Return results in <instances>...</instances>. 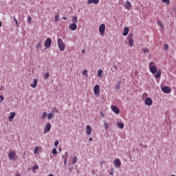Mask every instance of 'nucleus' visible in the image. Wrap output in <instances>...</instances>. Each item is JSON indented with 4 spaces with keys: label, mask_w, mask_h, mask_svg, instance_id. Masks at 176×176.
<instances>
[{
    "label": "nucleus",
    "mask_w": 176,
    "mask_h": 176,
    "mask_svg": "<svg viewBox=\"0 0 176 176\" xmlns=\"http://www.w3.org/2000/svg\"><path fill=\"white\" fill-rule=\"evenodd\" d=\"M58 47L60 52H64L65 50V44L61 38H58L57 39Z\"/></svg>",
    "instance_id": "obj_1"
},
{
    "label": "nucleus",
    "mask_w": 176,
    "mask_h": 176,
    "mask_svg": "<svg viewBox=\"0 0 176 176\" xmlns=\"http://www.w3.org/2000/svg\"><path fill=\"white\" fill-rule=\"evenodd\" d=\"M148 68L151 74H156L157 72V67H156V63L151 61L148 65Z\"/></svg>",
    "instance_id": "obj_2"
},
{
    "label": "nucleus",
    "mask_w": 176,
    "mask_h": 176,
    "mask_svg": "<svg viewBox=\"0 0 176 176\" xmlns=\"http://www.w3.org/2000/svg\"><path fill=\"white\" fill-rule=\"evenodd\" d=\"M111 111L116 113V115H119L120 113V110H119V108L115 105H111Z\"/></svg>",
    "instance_id": "obj_3"
},
{
    "label": "nucleus",
    "mask_w": 176,
    "mask_h": 176,
    "mask_svg": "<svg viewBox=\"0 0 176 176\" xmlns=\"http://www.w3.org/2000/svg\"><path fill=\"white\" fill-rule=\"evenodd\" d=\"M94 93L95 96H100V85H96L94 87Z\"/></svg>",
    "instance_id": "obj_4"
},
{
    "label": "nucleus",
    "mask_w": 176,
    "mask_h": 176,
    "mask_svg": "<svg viewBox=\"0 0 176 176\" xmlns=\"http://www.w3.org/2000/svg\"><path fill=\"white\" fill-rule=\"evenodd\" d=\"M145 104L147 105L148 107H151L153 104V101L152 100V98H146L145 99Z\"/></svg>",
    "instance_id": "obj_5"
},
{
    "label": "nucleus",
    "mask_w": 176,
    "mask_h": 176,
    "mask_svg": "<svg viewBox=\"0 0 176 176\" xmlns=\"http://www.w3.org/2000/svg\"><path fill=\"white\" fill-rule=\"evenodd\" d=\"M51 129H52V124H50V122L47 123V124L45 126L44 134L49 133V131H50Z\"/></svg>",
    "instance_id": "obj_6"
},
{
    "label": "nucleus",
    "mask_w": 176,
    "mask_h": 176,
    "mask_svg": "<svg viewBox=\"0 0 176 176\" xmlns=\"http://www.w3.org/2000/svg\"><path fill=\"white\" fill-rule=\"evenodd\" d=\"M8 157H9L10 160H14V159L16 157V152L10 151L8 153Z\"/></svg>",
    "instance_id": "obj_7"
},
{
    "label": "nucleus",
    "mask_w": 176,
    "mask_h": 176,
    "mask_svg": "<svg viewBox=\"0 0 176 176\" xmlns=\"http://www.w3.org/2000/svg\"><path fill=\"white\" fill-rule=\"evenodd\" d=\"M124 7L126 10H131V3H130L129 1H126V3L124 4Z\"/></svg>",
    "instance_id": "obj_8"
},
{
    "label": "nucleus",
    "mask_w": 176,
    "mask_h": 176,
    "mask_svg": "<svg viewBox=\"0 0 176 176\" xmlns=\"http://www.w3.org/2000/svg\"><path fill=\"white\" fill-rule=\"evenodd\" d=\"M87 5H91V3H94V5H98L100 3V0H87Z\"/></svg>",
    "instance_id": "obj_9"
},
{
    "label": "nucleus",
    "mask_w": 176,
    "mask_h": 176,
    "mask_svg": "<svg viewBox=\"0 0 176 176\" xmlns=\"http://www.w3.org/2000/svg\"><path fill=\"white\" fill-rule=\"evenodd\" d=\"M99 32L100 34H104V32H105V24L102 23L99 26Z\"/></svg>",
    "instance_id": "obj_10"
},
{
    "label": "nucleus",
    "mask_w": 176,
    "mask_h": 176,
    "mask_svg": "<svg viewBox=\"0 0 176 176\" xmlns=\"http://www.w3.org/2000/svg\"><path fill=\"white\" fill-rule=\"evenodd\" d=\"M114 166L115 167H117V168H119L120 166H122V163L120 162V160L116 159L114 160Z\"/></svg>",
    "instance_id": "obj_11"
},
{
    "label": "nucleus",
    "mask_w": 176,
    "mask_h": 176,
    "mask_svg": "<svg viewBox=\"0 0 176 176\" xmlns=\"http://www.w3.org/2000/svg\"><path fill=\"white\" fill-rule=\"evenodd\" d=\"M52 45V39L50 38H48L45 41V47H50Z\"/></svg>",
    "instance_id": "obj_12"
},
{
    "label": "nucleus",
    "mask_w": 176,
    "mask_h": 176,
    "mask_svg": "<svg viewBox=\"0 0 176 176\" xmlns=\"http://www.w3.org/2000/svg\"><path fill=\"white\" fill-rule=\"evenodd\" d=\"M162 90L164 93H171V88H170V87H162Z\"/></svg>",
    "instance_id": "obj_13"
},
{
    "label": "nucleus",
    "mask_w": 176,
    "mask_h": 176,
    "mask_svg": "<svg viewBox=\"0 0 176 176\" xmlns=\"http://www.w3.org/2000/svg\"><path fill=\"white\" fill-rule=\"evenodd\" d=\"M85 130L87 135H90V134H91V126H90V125H87Z\"/></svg>",
    "instance_id": "obj_14"
},
{
    "label": "nucleus",
    "mask_w": 176,
    "mask_h": 176,
    "mask_svg": "<svg viewBox=\"0 0 176 176\" xmlns=\"http://www.w3.org/2000/svg\"><path fill=\"white\" fill-rule=\"evenodd\" d=\"M31 87L35 89L38 86V80L36 78L33 80V82L30 85Z\"/></svg>",
    "instance_id": "obj_15"
},
{
    "label": "nucleus",
    "mask_w": 176,
    "mask_h": 176,
    "mask_svg": "<svg viewBox=\"0 0 176 176\" xmlns=\"http://www.w3.org/2000/svg\"><path fill=\"white\" fill-rule=\"evenodd\" d=\"M128 39H129V46H130V47H133L134 45V39L131 37H128Z\"/></svg>",
    "instance_id": "obj_16"
},
{
    "label": "nucleus",
    "mask_w": 176,
    "mask_h": 176,
    "mask_svg": "<svg viewBox=\"0 0 176 176\" xmlns=\"http://www.w3.org/2000/svg\"><path fill=\"white\" fill-rule=\"evenodd\" d=\"M69 28L72 31H75L78 28V25H76V23H72L69 25Z\"/></svg>",
    "instance_id": "obj_17"
},
{
    "label": "nucleus",
    "mask_w": 176,
    "mask_h": 176,
    "mask_svg": "<svg viewBox=\"0 0 176 176\" xmlns=\"http://www.w3.org/2000/svg\"><path fill=\"white\" fill-rule=\"evenodd\" d=\"M104 76V72L102 71V69H99L98 70V78H103Z\"/></svg>",
    "instance_id": "obj_18"
},
{
    "label": "nucleus",
    "mask_w": 176,
    "mask_h": 176,
    "mask_svg": "<svg viewBox=\"0 0 176 176\" xmlns=\"http://www.w3.org/2000/svg\"><path fill=\"white\" fill-rule=\"evenodd\" d=\"M14 116H16V113L14 112H11L10 113V116H8V119L10 122H12V119H14Z\"/></svg>",
    "instance_id": "obj_19"
},
{
    "label": "nucleus",
    "mask_w": 176,
    "mask_h": 176,
    "mask_svg": "<svg viewBox=\"0 0 176 176\" xmlns=\"http://www.w3.org/2000/svg\"><path fill=\"white\" fill-rule=\"evenodd\" d=\"M129 28H124V32H123L122 35H123L124 36H127V35H128V34H129Z\"/></svg>",
    "instance_id": "obj_20"
},
{
    "label": "nucleus",
    "mask_w": 176,
    "mask_h": 176,
    "mask_svg": "<svg viewBox=\"0 0 176 176\" xmlns=\"http://www.w3.org/2000/svg\"><path fill=\"white\" fill-rule=\"evenodd\" d=\"M53 116H54V111H52V113H50L47 115V119L48 120H50V119H53Z\"/></svg>",
    "instance_id": "obj_21"
},
{
    "label": "nucleus",
    "mask_w": 176,
    "mask_h": 176,
    "mask_svg": "<svg viewBox=\"0 0 176 176\" xmlns=\"http://www.w3.org/2000/svg\"><path fill=\"white\" fill-rule=\"evenodd\" d=\"M160 76H162V71L158 70L155 76V78H156L157 79H159V78H160Z\"/></svg>",
    "instance_id": "obj_22"
},
{
    "label": "nucleus",
    "mask_w": 176,
    "mask_h": 176,
    "mask_svg": "<svg viewBox=\"0 0 176 176\" xmlns=\"http://www.w3.org/2000/svg\"><path fill=\"white\" fill-rule=\"evenodd\" d=\"M36 50H39L42 49V43H41V41H39V42L36 44Z\"/></svg>",
    "instance_id": "obj_23"
},
{
    "label": "nucleus",
    "mask_w": 176,
    "mask_h": 176,
    "mask_svg": "<svg viewBox=\"0 0 176 176\" xmlns=\"http://www.w3.org/2000/svg\"><path fill=\"white\" fill-rule=\"evenodd\" d=\"M117 124V126L119 128V129H123L124 127V124L122 123V122H118L116 123Z\"/></svg>",
    "instance_id": "obj_24"
},
{
    "label": "nucleus",
    "mask_w": 176,
    "mask_h": 176,
    "mask_svg": "<svg viewBox=\"0 0 176 176\" xmlns=\"http://www.w3.org/2000/svg\"><path fill=\"white\" fill-rule=\"evenodd\" d=\"M72 21L74 24H76L78 23V17L76 16H74L72 18Z\"/></svg>",
    "instance_id": "obj_25"
},
{
    "label": "nucleus",
    "mask_w": 176,
    "mask_h": 176,
    "mask_svg": "<svg viewBox=\"0 0 176 176\" xmlns=\"http://www.w3.org/2000/svg\"><path fill=\"white\" fill-rule=\"evenodd\" d=\"M157 24L160 27V28H162V30H163V28H164V25H163V22H162V21L158 20Z\"/></svg>",
    "instance_id": "obj_26"
},
{
    "label": "nucleus",
    "mask_w": 176,
    "mask_h": 176,
    "mask_svg": "<svg viewBox=\"0 0 176 176\" xmlns=\"http://www.w3.org/2000/svg\"><path fill=\"white\" fill-rule=\"evenodd\" d=\"M39 168V166H38V164H34V166H33V173L34 174H35L36 173V170H38Z\"/></svg>",
    "instance_id": "obj_27"
},
{
    "label": "nucleus",
    "mask_w": 176,
    "mask_h": 176,
    "mask_svg": "<svg viewBox=\"0 0 176 176\" xmlns=\"http://www.w3.org/2000/svg\"><path fill=\"white\" fill-rule=\"evenodd\" d=\"M50 77V74H49V72L45 73L43 75L44 79H49Z\"/></svg>",
    "instance_id": "obj_28"
},
{
    "label": "nucleus",
    "mask_w": 176,
    "mask_h": 176,
    "mask_svg": "<svg viewBox=\"0 0 176 176\" xmlns=\"http://www.w3.org/2000/svg\"><path fill=\"white\" fill-rule=\"evenodd\" d=\"M38 152H39V146H36L34 150V154L36 155V153H38Z\"/></svg>",
    "instance_id": "obj_29"
},
{
    "label": "nucleus",
    "mask_w": 176,
    "mask_h": 176,
    "mask_svg": "<svg viewBox=\"0 0 176 176\" xmlns=\"http://www.w3.org/2000/svg\"><path fill=\"white\" fill-rule=\"evenodd\" d=\"M142 52L143 53H149V50L147 47L142 48Z\"/></svg>",
    "instance_id": "obj_30"
},
{
    "label": "nucleus",
    "mask_w": 176,
    "mask_h": 176,
    "mask_svg": "<svg viewBox=\"0 0 176 176\" xmlns=\"http://www.w3.org/2000/svg\"><path fill=\"white\" fill-rule=\"evenodd\" d=\"M76 162H78V157L76 156H74L72 160V163L74 164H76Z\"/></svg>",
    "instance_id": "obj_31"
},
{
    "label": "nucleus",
    "mask_w": 176,
    "mask_h": 176,
    "mask_svg": "<svg viewBox=\"0 0 176 176\" xmlns=\"http://www.w3.org/2000/svg\"><path fill=\"white\" fill-rule=\"evenodd\" d=\"M13 20L15 21L16 27H19V21H17V19H16L15 16H13Z\"/></svg>",
    "instance_id": "obj_32"
},
{
    "label": "nucleus",
    "mask_w": 176,
    "mask_h": 176,
    "mask_svg": "<svg viewBox=\"0 0 176 176\" xmlns=\"http://www.w3.org/2000/svg\"><path fill=\"white\" fill-rule=\"evenodd\" d=\"M58 19H60V15L57 14L55 15L54 21H58Z\"/></svg>",
    "instance_id": "obj_33"
},
{
    "label": "nucleus",
    "mask_w": 176,
    "mask_h": 176,
    "mask_svg": "<svg viewBox=\"0 0 176 176\" xmlns=\"http://www.w3.org/2000/svg\"><path fill=\"white\" fill-rule=\"evenodd\" d=\"M104 127L105 130H108V129L109 128V125H108V123L104 122Z\"/></svg>",
    "instance_id": "obj_34"
},
{
    "label": "nucleus",
    "mask_w": 176,
    "mask_h": 176,
    "mask_svg": "<svg viewBox=\"0 0 176 176\" xmlns=\"http://www.w3.org/2000/svg\"><path fill=\"white\" fill-rule=\"evenodd\" d=\"M32 21V18H31L30 16H28V23H29V24H31V22Z\"/></svg>",
    "instance_id": "obj_35"
},
{
    "label": "nucleus",
    "mask_w": 176,
    "mask_h": 176,
    "mask_svg": "<svg viewBox=\"0 0 176 176\" xmlns=\"http://www.w3.org/2000/svg\"><path fill=\"white\" fill-rule=\"evenodd\" d=\"M63 157H64V159L68 160V153L65 152L63 155Z\"/></svg>",
    "instance_id": "obj_36"
},
{
    "label": "nucleus",
    "mask_w": 176,
    "mask_h": 176,
    "mask_svg": "<svg viewBox=\"0 0 176 176\" xmlns=\"http://www.w3.org/2000/svg\"><path fill=\"white\" fill-rule=\"evenodd\" d=\"M162 2L166 5H170V0H162Z\"/></svg>",
    "instance_id": "obj_37"
},
{
    "label": "nucleus",
    "mask_w": 176,
    "mask_h": 176,
    "mask_svg": "<svg viewBox=\"0 0 176 176\" xmlns=\"http://www.w3.org/2000/svg\"><path fill=\"white\" fill-rule=\"evenodd\" d=\"M46 116H47V113H46V111H44V112L42 113V118H43V119H44V118H46Z\"/></svg>",
    "instance_id": "obj_38"
},
{
    "label": "nucleus",
    "mask_w": 176,
    "mask_h": 176,
    "mask_svg": "<svg viewBox=\"0 0 176 176\" xmlns=\"http://www.w3.org/2000/svg\"><path fill=\"white\" fill-rule=\"evenodd\" d=\"M116 90H119L120 89V82H118L116 86Z\"/></svg>",
    "instance_id": "obj_39"
},
{
    "label": "nucleus",
    "mask_w": 176,
    "mask_h": 176,
    "mask_svg": "<svg viewBox=\"0 0 176 176\" xmlns=\"http://www.w3.org/2000/svg\"><path fill=\"white\" fill-rule=\"evenodd\" d=\"M109 174L111 175H113V174H115V170L113 168H111V171L109 172Z\"/></svg>",
    "instance_id": "obj_40"
},
{
    "label": "nucleus",
    "mask_w": 176,
    "mask_h": 176,
    "mask_svg": "<svg viewBox=\"0 0 176 176\" xmlns=\"http://www.w3.org/2000/svg\"><path fill=\"white\" fill-rule=\"evenodd\" d=\"M164 50H168V44H165L164 45Z\"/></svg>",
    "instance_id": "obj_41"
},
{
    "label": "nucleus",
    "mask_w": 176,
    "mask_h": 176,
    "mask_svg": "<svg viewBox=\"0 0 176 176\" xmlns=\"http://www.w3.org/2000/svg\"><path fill=\"white\" fill-rule=\"evenodd\" d=\"M52 153H53V155H57V149L53 148Z\"/></svg>",
    "instance_id": "obj_42"
},
{
    "label": "nucleus",
    "mask_w": 176,
    "mask_h": 176,
    "mask_svg": "<svg viewBox=\"0 0 176 176\" xmlns=\"http://www.w3.org/2000/svg\"><path fill=\"white\" fill-rule=\"evenodd\" d=\"M82 75H85V76L87 77V70H84V71L82 72Z\"/></svg>",
    "instance_id": "obj_43"
},
{
    "label": "nucleus",
    "mask_w": 176,
    "mask_h": 176,
    "mask_svg": "<svg viewBox=\"0 0 176 176\" xmlns=\"http://www.w3.org/2000/svg\"><path fill=\"white\" fill-rule=\"evenodd\" d=\"M3 96H0V103L2 102V101H3Z\"/></svg>",
    "instance_id": "obj_44"
},
{
    "label": "nucleus",
    "mask_w": 176,
    "mask_h": 176,
    "mask_svg": "<svg viewBox=\"0 0 176 176\" xmlns=\"http://www.w3.org/2000/svg\"><path fill=\"white\" fill-rule=\"evenodd\" d=\"M54 146H58V141L56 140L55 142H54Z\"/></svg>",
    "instance_id": "obj_45"
},
{
    "label": "nucleus",
    "mask_w": 176,
    "mask_h": 176,
    "mask_svg": "<svg viewBox=\"0 0 176 176\" xmlns=\"http://www.w3.org/2000/svg\"><path fill=\"white\" fill-rule=\"evenodd\" d=\"M68 160L67 159H64V164L65 166H67V162Z\"/></svg>",
    "instance_id": "obj_46"
},
{
    "label": "nucleus",
    "mask_w": 176,
    "mask_h": 176,
    "mask_svg": "<svg viewBox=\"0 0 176 176\" xmlns=\"http://www.w3.org/2000/svg\"><path fill=\"white\" fill-rule=\"evenodd\" d=\"M133 34L132 33L129 34V38H133Z\"/></svg>",
    "instance_id": "obj_47"
},
{
    "label": "nucleus",
    "mask_w": 176,
    "mask_h": 176,
    "mask_svg": "<svg viewBox=\"0 0 176 176\" xmlns=\"http://www.w3.org/2000/svg\"><path fill=\"white\" fill-rule=\"evenodd\" d=\"M105 164V162H104V161H102L101 162H100V166H102V164Z\"/></svg>",
    "instance_id": "obj_48"
},
{
    "label": "nucleus",
    "mask_w": 176,
    "mask_h": 176,
    "mask_svg": "<svg viewBox=\"0 0 176 176\" xmlns=\"http://www.w3.org/2000/svg\"><path fill=\"white\" fill-rule=\"evenodd\" d=\"M82 53L85 54V53H86V51L85 50H82Z\"/></svg>",
    "instance_id": "obj_49"
},
{
    "label": "nucleus",
    "mask_w": 176,
    "mask_h": 176,
    "mask_svg": "<svg viewBox=\"0 0 176 176\" xmlns=\"http://www.w3.org/2000/svg\"><path fill=\"white\" fill-rule=\"evenodd\" d=\"M63 20H67V16H64V17L63 18Z\"/></svg>",
    "instance_id": "obj_50"
},
{
    "label": "nucleus",
    "mask_w": 176,
    "mask_h": 176,
    "mask_svg": "<svg viewBox=\"0 0 176 176\" xmlns=\"http://www.w3.org/2000/svg\"><path fill=\"white\" fill-rule=\"evenodd\" d=\"M100 115H101L102 116H104V113L101 112V113H100Z\"/></svg>",
    "instance_id": "obj_51"
},
{
    "label": "nucleus",
    "mask_w": 176,
    "mask_h": 176,
    "mask_svg": "<svg viewBox=\"0 0 176 176\" xmlns=\"http://www.w3.org/2000/svg\"><path fill=\"white\" fill-rule=\"evenodd\" d=\"M89 141H93V138H90Z\"/></svg>",
    "instance_id": "obj_52"
},
{
    "label": "nucleus",
    "mask_w": 176,
    "mask_h": 176,
    "mask_svg": "<svg viewBox=\"0 0 176 176\" xmlns=\"http://www.w3.org/2000/svg\"><path fill=\"white\" fill-rule=\"evenodd\" d=\"M15 176H21L20 174L16 173Z\"/></svg>",
    "instance_id": "obj_53"
},
{
    "label": "nucleus",
    "mask_w": 176,
    "mask_h": 176,
    "mask_svg": "<svg viewBox=\"0 0 176 176\" xmlns=\"http://www.w3.org/2000/svg\"><path fill=\"white\" fill-rule=\"evenodd\" d=\"M0 27H2V22L0 21Z\"/></svg>",
    "instance_id": "obj_54"
},
{
    "label": "nucleus",
    "mask_w": 176,
    "mask_h": 176,
    "mask_svg": "<svg viewBox=\"0 0 176 176\" xmlns=\"http://www.w3.org/2000/svg\"><path fill=\"white\" fill-rule=\"evenodd\" d=\"M48 176H54V175H49Z\"/></svg>",
    "instance_id": "obj_55"
},
{
    "label": "nucleus",
    "mask_w": 176,
    "mask_h": 176,
    "mask_svg": "<svg viewBox=\"0 0 176 176\" xmlns=\"http://www.w3.org/2000/svg\"><path fill=\"white\" fill-rule=\"evenodd\" d=\"M170 176H175V175H170Z\"/></svg>",
    "instance_id": "obj_56"
},
{
    "label": "nucleus",
    "mask_w": 176,
    "mask_h": 176,
    "mask_svg": "<svg viewBox=\"0 0 176 176\" xmlns=\"http://www.w3.org/2000/svg\"><path fill=\"white\" fill-rule=\"evenodd\" d=\"M59 151H61V148H59Z\"/></svg>",
    "instance_id": "obj_57"
}]
</instances>
